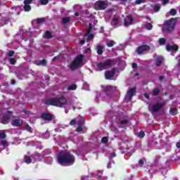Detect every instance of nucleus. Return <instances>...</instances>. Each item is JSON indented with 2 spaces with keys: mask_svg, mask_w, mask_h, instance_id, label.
<instances>
[{
  "mask_svg": "<svg viewBox=\"0 0 180 180\" xmlns=\"http://www.w3.org/2000/svg\"><path fill=\"white\" fill-rule=\"evenodd\" d=\"M77 123V121L75 120H72L70 122V126H74Z\"/></svg>",
  "mask_w": 180,
  "mask_h": 180,
  "instance_id": "obj_48",
  "label": "nucleus"
},
{
  "mask_svg": "<svg viewBox=\"0 0 180 180\" xmlns=\"http://www.w3.org/2000/svg\"><path fill=\"white\" fill-rule=\"evenodd\" d=\"M159 79H160V81H163L164 80V76H160Z\"/></svg>",
  "mask_w": 180,
  "mask_h": 180,
  "instance_id": "obj_59",
  "label": "nucleus"
},
{
  "mask_svg": "<svg viewBox=\"0 0 180 180\" xmlns=\"http://www.w3.org/2000/svg\"><path fill=\"white\" fill-rule=\"evenodd\" d=\"M162 61H164V58H162V56L158 57L155 63L156 67H160L161 64H162Z\"/></svg>",
  "mask_w": 180,
  "mask_h": 180,
  "instance_id": "obj_20",
  "label": "nucleus"
},
{
  "mask_svg": "<svg viewBox=\"0 0 180 180\" xmlns=\"http://www.w3.org/2000/svg\"><path fill=\"white\" fill-rule=\"evenodd\" d=\"M82 63H84V55H77L70 63L69 68L72 71H75V70H78V68H81V67H82Z\"/></svg>",
  "mask_w": 180,
  "mask_h": 180,
  "instance_id": "obj_5",
  "label": "nucleus"
},
{
  "mask_svg": "<svg viewBox=\"0 0 180 180\" xmlns=\"http://www.w3.org/2000/svg\"><path fill=\"white\" fill-rule=\"evenodd\" d=\"M25 130H27V131H29L30 133H32V127L29 124L26 125Z\"/></svg>",
  "mask_w": 180,
  "mask_h": 180,
  "instance_id": "obj_46",
  "label": "nucleus"
},
{
  "mask_svg": "<svg viewBox=\"0 0 180 180\" xmlns=\"http://www.w3.org/2000/svg\"><path fill=\"white\" fill-rule=\"evenodd\" d=\"M25 160V162H26V164H31L32 162V158H30V156H25L24 158Z\"/></svg>",
  "mask_w": 180,
  "mask_h": 180,
  "instance_id": "obj_30",
  "label": "nucleus"
},
{
  "mask_svg": "<svg viewBox=\"0 0 180 180\" xmlns=\"http://www.w3.org/2000/svg\"><path fill=\"white\" fill-rule=\"evenodd\" d=\"M34 22H36L37 25H43L44 22H46V18H39L34 20Z\"/></svg>",
  "mask_w": 180,
  "mask_h": 180,
  "instance_id": "obj_21",
  "label": "nucleus"
},
{
  "mask_svg": "<svg viewBox=\"0 0 180 180\" xmlns=\"http://www.w3.org/2000/svg\"><path fill=\"white\" fill-rule=\"evenodd\" d=\"M41 119L45 121L51 122V120H53V115L47 112H44L41 115Z\"/></svg>",
  "mask_w": 180,
  "mask_h": 180,
  "instance_id": "obj_12",
  "label": "nucleus"
},
{
  "mask_svg": "<svg viewBox=\"0 0 180 180\" xmlns=\"http://www.w3.org/2000/svg\"><path fill=\"white\" fill-rule=\"evenodd\" d=\"M7 55L8 57H13V56H15V52L13 51H9Z\"/></svg>",
  "mask_w": 180,
  "mask_h": 180,
  "instance_id": "obj_45",
  "label": "nucleus"
},
{
  "mask_svg": "<svg viewBox=\"0 0 180 180\" xmlns=\"http://www.w3.org/2000/svg\"><path fill=\"white\" fill-rule=\"evenodd\" d=\"M153 96H157L158 95H160V89L155 88L153 91Z\"/></svg>",
  "mask_w": 180,
  "mask_h": 180,
  "instance_id": "obj_29",
  "label": "nucleus"
},
{
  "mask_svg": "<svg viewBox=\"0 0 180 180\" xmlns=\"http://www.w3.org/2000/svg\"><path fill=\"white\" fill-rule=\"evenodd\" d=\"M111 157H112V158H115V157H116V153L113 152V153L111 154Z\"/></svg>",
  "mask_w": 180,
  "mask_h": 180,
  "instance_id": "obj_56",
  "label": "nucleus"
},
{
  "mask_svg": "<svg viewBox=\"0 0 180 180\" xmlns=\"http://www.w3.org/2000/svg\"><path fill=\"white\" fill-rule=\"evenodd\" d=\"M23 112H25V113L26 115H30V111H29V110H23Z\"/></svg>",
  "mask_w": 180,
  "mask_h": 180,
  "instance_id": "obj_55",
  "label": "nucleus"
},
{
  "mask_svg": "<svg viewBox=\"0 0 180 180\" xmlns=\"http://www.w3.org/2000/svg\"><path fill=\"white\" fill-rule=\"evenodd\" d=\"M36 65L44 67L47 65V60L46 59L39 60L35 62Z\"/></svg>",
  "mask_w": 180,
  "mask_h": 180,
  "instance_id": "obj_18",
  "label": "nucleus"
},
{
  "mask_svg": "<svg viewBox=\"0 0 180 180\" xmlns=\"http://www.w3.org/2000/svg\"><path fill=\"white\" fill-rule=\"evenodd\" d=\"M80 44H81L82 46H84V44H85V40L82 39V40L80 41Z\"/></svg>",
  "mask_w": 180,
  "mask_h": 180,
  "instance_id": "obj_53",
  "label": "nucleus"
},
{
  "mask_svg": "<svg viewBox=\"0 0 180 180\" xmlns=\"http://www.w3.org/2000/svg\"><path fill=\"white\" fill-rule=\"evenodd\" d=\"M57 161L60 165H62V167L72 165V164L75 162V156L71 154V152L63 150L58 153Z\"/></svg>",
  "mask_w": 180,
  "mask_h": 180,
  "instance_id": "obj_1",
  "label": "nucleus"
},
{
  "mask_svg": "<svg viewBox=\"0 0 180 180\" xmlns=\"http://www.w3.org/2000/svg\"><path fill=\"white\" fill-rule=\"evenodd\" d=\"M8 61L11 65H15V64H16V59L15 58H10Z\"/></svg>",
  "mask_w": 180,
  "mask_h": 180,
  "instance_id": "obj_33",
  "label": "nucleus"
},
{
  "mask_svg": "<svg viewBox=\"0 0 180 180\" xmlns=\"http://www.w3.org/2000/svg\"><path fill=\"white\" fill-rule=\"evenodd\" d=\"M41 5H47L49 0H39Z\"/></svg>",
  "mask_w": 180,
  "mask_h": 180,
  "instance_id": "obj_43",
  "label": "nucleus"
},
{
  "mask_svg": "<svg viewBox=\"0 0 180 180\" xmlns=\"http://www.w3.org/2000/svg\"><path fill=\"white\" fill-rule=\"evenodd\" d=\"M135 4H136V5H140L141 4H143V0H136Z\"/></svg>",
  "mask_w": 180,
  "mask_h": 180,
  "instance_id": "obj_50",
  "label": "nucleus"
},
{
  "mask_svg": "<svg viewBox=\"0 0 180 180\" xmlns=\"http://www.w3.org/2000/svg\"><path fill=\"white\" fill-rule=\"evenodd\" d=\"M96 11H105L108 9V1L98 0L94 3Z\"/></svg>",
  "mask_w": 180,
  "mask_h": 180,
  "instance_id": "obj_6",
  "label": "nucleus"
},
{
  "mask_svg": "<svg viewBox=\"0 0 180 180\" xmlns=\"http://www.w3.org/2000/svg\"><path fill=\"white\" fill-rule=\"evenodd\" d=\"M160 10H161V6L156 4L153 6L154 12H160Z\"/></svg>",
  "mask_w": 180,
  "mask_h": 180,
  "instance_id": "obj_28",
  "label": "nucleus"
},
{
  "mask_svg": "<svg viewBox=\"0 0 180 180\" xmlns=\"http://www.w3.org/2000/svg\"><path fill=\"white\" fill-rule=\"evenodd\" d=\"M136 87H134L128 90L127 94L129 95V101H131V99H133V96H134V94H136Z\"/></svg>",
  "mask_w": 180,
  "mask_h": 180,
  "instance_id": "obj_17",
  "label": "nucleus"
},
{
  "mask_svg": "<svg viewBox=\"0 0 180 180\" xmlns=\"http://www.w3.org/2000/svg\"><path fill=\"white\" fill-rule=\"evenodd\" d=\"M143 96H144L146 99H150V96H149L148 94H145L143 95Z\"/></svg>",
  "mask_w": 180,
  "mask_h": 180,
  "instance_id": "obj_52",
  "label": "nucleus"
},
{
  "mask_svg": "<svg viewBox=\"0 0 180 180\" xmlns=\"http://www.w3.org/2000/svg\"><path fill=\"white\" fill-rule=\"evenodd\" d=\"M100 174H101V175H102V172H101Z\"/></svg>",
  "mask_w": 180,
  "mask_h": 180,
  "instance_id": "obj_63",
  "label": "nucleus"
},
{
  "mask_svg": "<svg viewBox=\"0 0 180 180\" xmlns=\"http://www.w3.org/2000/svg\"><path fill=\"white\" fill-rule=\"evenodd\" d=\"M105 46L101 45H96L97 54L98 56H102L103 54V49Z\"/></svg>",
  "mask_w": 180,
  "mask_h": 180,
  "instance_id": "obj_19",
  "label": "nucleus"
},
{
  "mask_svg": "<svg viewBox=\"0 0 180 180\" xmlns=\"http://www.w3.org/2000/svg\"><path fill=\"white\" fill-rule=\"evenodd\" d=\"M15 84H16V81L15 79H12L11 80V84L15 85Z\"/></svg>",
  "mask_w": 180,
  "mask_h": 180,
  "instance_id": "obj_58",
  "label": "nucleus"
},
{
  "mask_svg": "<svg viewBox=\"0 0 180 180\" xmlns=\"http://www.w3.org/2000/svg\"><path fill=\"white\" fill-rule=\"evenodd\" d=\"M139 75H140L139 73H136V74H135V77H139Z\"/></svg>",
  "mask_w": 180,
  "mask_h": 180,
  "instance_id": "obj_61",
  "label": "nucleus"
},
{
  "mask_svg": "<svg viewBox=\"0 0 180 180\" xmlns=\"http://www.w3.org/2000/svg\"><path fill=\"white\" fill-rule=\"evenodd\" d=\"M134 20V19H133V16H131V15H127L124 20V26L127 27L131 25Z\"/></svg>",
  "mask_w": 180,
  "mask_h": 180,
  "instance_id": "obj_11",
  "label": "nucleus"
},
{
  "mask_svg": "<svg viewBox=\"0 0 180 180\" xmlns=\"http://www.w3.org/2000/svg\"><path fill=\"white\" fill-rule=\"evenodd\" d=\"M169 112H170L171 115H173V116H175V115H176V108H170Z\"/></svg>",
  "mask_w": 180,
  "mask_h": 180,
  "instance_id": "obj_35",
  "label": "nucleus"
},
{
  "mask_svg": "<svg viewBox=\"0 0 180 180\" xmlns=\"http://www.w3.org/2000/svg\"><path fill=\"white\" fill-rule=\"evenodd\" d=\"M176 25V18H171L164 22L162 30L165 33H171L175 29Z\"/></svg>",
  "mask_w": 180,
  "mask_h": 180,
  "instance_id": "obj_3",
  "label": "nucleus"
},
{
  "mask_svg": "<svg viewBox=\"0 0 180 180\" xmlns=\"http://www.w3.org/2000/svg\"><path fill=\"white\" fill-rule=\"evenodd\" d=\"M164 108L162 103H157L151 107V105H149L148 110L150 113H157L159 110H161Z\"/></svg>",
  "mask_w": 180,
  "mask_h": 180,
  "instance_id": "obj_8",
  "label": "nucleus"
},
{
  "mask_svg": "<svg viewBox=\"0 0 180 180\" xmlns=\"http://www.w3.org/2000/svg\"><path fill=\"white\" fill-rule=\"evenodd\" d=\"M112 22L115 26H119V20L117 18H113Z\"/></svg>",
  "mask_w": 180,
  "mask_h": 180,
  "instance_id": "obj_44",
  "label": "nucleus"
},
{
  "mask_svg": "<svg viewBox=\"0 0 180 180\" xmlns=\"http://www.w3.org/2000/svg\"><path fill=\"white\" fill-rule=\"evenodd\" d=\"M70 20H71V18L70 17L63 18L62 19V23H63V25H67V23H68V22H70Z\"/></svg>",
  "mask_w": 180,
  "mask_h": 180,
  "instance_id": "obj_23",
  "label": "nucleus"
},
{
  "mask_svg": "<svg viewBox=\"0 0 180 180\" xmlns=\"http://www.w3.org/2000/svg\"><path fill=\"white\" fill-rule=\"evenodd\" d=\"M11 124L14 127H20L23 124V121L20 119H15L11 122Z\"/></svg>",
  "mask_w": 180,
  "mask_h": 180,
  "instance_id": "obj_14",
  "label": "nucleus"
},
{
  "mask_svg": "<svg viewBox=\"0 0 180 180\" xmlns=\"http://www.w3.org/2000/svg\"><path fill=\"white\" fill-rule=\"evenodd\" d=\"M84 130V127H82V125H79V127H77L76 131L77 133H81V131H83Z\"/></svg>",
  "mask_w": 180,
  "mask_h": 180,
  "instance_id": "obj_37",
  "label": "nucleus"
},
{
  "mask_svg": "<svg viewBox=\"0 0 180 180\" xmlns=\"http://www.w3.org/2000/svg\"><path fill=\"white\" fill-rule=\"evenodd\" d=\"M11 122V115H4L2 119H1V123L3 124H8Z\"/></svg>",
  "mask_w": 180,
  "mask_h": 180,
  "instance_id": "obj_16",
  "label": "nucleus"
},
{
  "mask_svg": "<svg viewBox=\"0 0 180 180\" xmlns=\"http://www.w3.org/2000/svg\"><path fill=\"white\" fill-rule=\"evenodd\" d=\"M45 37L46 39H51V32L50 31H46Z\"/></svg>",
  "mask_w": 180,
  "mask_h": 180,
  "instance_id": "obj_34",
  "label": "nucleus"
},
{
  "mask_svg": "<svg viewBox=\"0 0 180 180\" xmlns=\"http://www.w3.org/2000/svg\"><path fill=\"white\" fill-rule=\"evenodd\" d=\"M33 3V0H24V5H30Z\"/></svg>",
  "mask_w": 180,
  "mask_h": 180,
  "instance_id": "obj_42",
  "label": "nucleus"
},
{
  "mask_svg": "<svg viewBox=\"0 0 180 180\" xmlns=\"http://www.w3.org/2000/svg\"><path fill=\"white\" fill-rule=\"evenodd\" d=\"M75 16H79V13L75 12Z\"/></svg>",
  "mask_w": 180,
  "mask_h": 180,
  "instance_id": "obj_60",
  "label": "nucleus"
},
{
  "mask_svg": "<svg viewBox=\"0 0 180 180\" xmlns=\"http://www.w3.org/2000/svg\"><path fill=\"white\" fill-rule=\"evenodd\" d=\"M92 32V23H89V28L86 32V34H84V37L88 36V34H89V33H91Z\"/></svg>",
  "mask_w": 180,
  "mask_h": 180,
  "instance_id": "obj_24",
  "label": "nucleus"
},
{
  "mask_svg": "<svg viewBox=\"0 0 180 180\" xmlns=\"http://www.w3.org/2000/svg\"><path fill=\"white\" fill-rule=\"evenodd\" d=\"M1 146H7V144H8V142L6 141V140H2V141H1Z\"/></svg>",
  "mask_w": 180,
  "mask_h": 180,
  "instance_id": "obj_47",
  "label": "nucleus"
},
{
  "mask_svg": "<svg viewBox=\"0 0 180 180\" xmlns=\"http://www.w3.org/2000/svg\"><path fill=\"white\" fill-rule=\"evenodd\" d=\"M115 61L113 60H107L103 63H97V68L99 69L100 71H103V70H108L109 67L113 65Z\"/></svg>",
  "mask_w": 180,
  "mask_h": 180,
  "instance_id": "obj_7",
  "label": "nucleus"
},
{
  "mask_svg": "<svg viewBox=\"0 0 180 180\" xmlns=\"http://www.w3.org/2000/svg\"><path fill=\"white\" fill-rule=\"evenodd\" d=\"M170 15H172V16H175L176 15V9L175 8H172L170 10Z\"/></svg>",
  "mask_w": 180,
  "mask_h": 180,
  "instance_id": "obj_38",
  "label": "nucleus"
},
{
  "mask_svg": "<svg viewBox=\"0 0 180 180\" xmlns=\"http://www.w3.org/2000/svg\"><path fill=\"white\" fill-rule=\"evenodd\" d=\"M167 41V39H165V38H160L159 39V44H160V46H164V44H165Z\"/></svg>",
  "mask_w": 180,
  "mask_h": 180,
  "instance_id": "obj_32",
  "label": "nucleus"
},
{
  "mask_svg": "<svg viewBox=\"0 0 180 180\" xmlns=\"http://www.w3.org/2000/svg\"><path fill=\"white\" fill-rule=\"evenodd\" d=\"M128 123H129V120L124 119V120H120V124H121L122 126H124L126 124H128Z\"/></svg>",
  "mask_w": 180,
  "mask_h": 180,
  "instance_id": "obj_27",
  "label": "nucleus"
},
{
  "mask_svg": "<svg viewBox=\"0 0 180 180\" xmlns=\"http://www.w3.org/2000/svg\"><path fill=\"white\" fill-rule=\"evenodd\" d=\"M132 68H133L134 70H136V69L137 68V63H132Z\"/></svg>",
  "mask_w": 180,
  "mask_h": 180,
  "instance_id": "obj_51",
  "label": "nucleus"
},
{
  "mask_svg": "<svg viewBox=\"0 0 180 180\" xmlns=\"http://www.w3.org/2000/svg\"><path fill=\"white\" fill-rule=\"evenodd\" d=\"M77 89V84H73L68 87V91H75Z\"/></svg>",
  "mask_w": 180,
  "mask_h": 180,
  "instance_id": "obj_25",
  "label": "nucleus"
},
{
  "mask_svg": "<svg viewBox=\"0 0 180 180\" xmlns=\"http://www.w3.org/2000/svg\"><path fill=\"white\" fill-rule=\"evenodd\" d=\"M146 29H147V30H151L153 29V25H151V23H146Z\"/></svg>",
  "mask_w": 180,
  "mask_h": 180,
  "instance_id": "obj_39",
  "label": "nucleus"
},
{
  "mask_svg": "<svg viewBox=\"0 0 180 180\" xmlns=\"http://www.w3.org/2000/svg\"><path fill=\"white\" fill-rule=\"evenodd\" d=\"M115 74H116V70L112 68L111 70H107L105 72V79H110L115 77Z\"/></svg>",
  "mask_w": 180,
  "mask_h": 180,
  "instance_id": "obj_10",
  "label": "nucleus"
},
{
  "mask_svg": "<svg viewBox=\"0 0 180 180\" xmlns=\"http://www.w3.org/2000/svg\"><path fill=\"white\" fill-rule=\"evenodd\" d=\"M58 56H55V57H53V61H57V60H58Z\"/></svg>",
  "mask_w": 180,
  "mask_h": 180,
  "instance_id": "obj_57",
  "label": "nucleus"
},
{
  "mask_svg": "<svg viewBox=\"0 0 180 180\" xmlns=\"http://www.w3.org/2000/svg\"><path fill=\"white\" fill-rule=\"evenodd\" d=\"M23 9L25 12H30L32 11V6L29 4H24Z\"/></svg>",
  "mask_w": 180,
  "mask_h": 180,
  "instance_id": "obj_22",
  "label": "nucleus"
},
{
  "mask_svg": "<svg viewBox=\"0 0 180 180\" xmlns=\"http://www.w3.org/2000/svg\"><path fill=\"white\" fill-rule=\"evenodd\" d=\"M116 90V86L108 85L103 87V91L105 92H113Z\"/></svg>",
  "mask_w": 180,
  "mask_h": 180,
  "instance_id": "obj_15",
  "label": "nucleus"
},
{
  "mask_svg": "<svg viewBox=\"0 0 180 180\" xmlns=\"http://www.w3.org/2000/svg\"><path fill=\"white\" fill-rule=\"evenodd\" d=\"M150 51V46L148 45H142L140 46H138L136 49V52L138 54H141L144 53V51Z\"/></svg>",
  "mask_w": 180,
  "mask_h": 180,
  "instance_id": "obj_9",
  "label": "nucleus"
},
{
  "mask_svg": "<svg viewBox=\"0 0 180 180\" xmlns=\"http://www.w3.org/2000/svg\"><path fill=\"white\" fill-rule=\"evenodd\" d=\"M169 3V0H163V4L166 5L167 4Z\"/></svg>",
  "mask_w": 180,
  "mask_h": 180,
  "instance_id": "obj_54",
  "label": "nucleus"
},
{
  "mask_svg": "<svg viewBox=\"0 0 180 180\" xmlns=\"http://www.w3.org/2000/svg\"><path fill=\"white\" fill-rule=\"evenodd\" d=\"M144 136H146L144 131H140L139 134L138 135V137H139V139H143V137H144Z\"/></svg>",
  "mask_w": 180,
  "mask_h": 180,
  "instance_id": "obj_40",
  "label": "nucleus"
},
{
  "mask_svg": "<svg viewBox=\"0 0 180 180\" xmlns=\"http://www.w3.org/2000/svg\"><path fill=\"white\" fill-rule=\"evenodd\" d=\"M179 47L178 45H167L166 50L167 51H173V53H176L178 51Z\"/></svg>",
  "mask_w": 180,
  "mask_h": 180,
  "instance_id": "obj_13",
  "label": "nucleus"
},
{
  "mask_svg": "<svg viewBox=\"0 0 180 180\" xmlns=\"http://www.w3.org/2000/svg\"><path fill=\"white\" fill-rule=\"evenodd\" d=\"M0 139L1 140H4V139H6V133H5V131H0Z\"/></svg>",
  "mask_w": 180,
  "mask_h": 180,
  "instance_id": "obj_31",
  "label": "nucleus"
},
{
  "mask_svg": "<svg viewBox=\"0 0 180 180\" xmlns=\"http://www.w3.org/2000/svg\"><path fill=\"white\" fill-rule=\"evenodd\" d=\"M123 2H126L127 1V0H122Z\"/></svg>",
  "mask_w": 180,
  "mask_h": 180,
  "instance_id": "obj_62",
  "label": "nucleus"
},
{
  "mask_svg": "<svg viewBox=\"0 0 180 180\" xmlns=\"http://www.w3.org/2000/svg\"><path fill=\"white\" fill-rule=\"evenodd\" d=\"M47 106H57L61 108L64 105H67V98L62 96L60 98H52L46 99L44 102Z\"/></svg>",
  "mask_w": 180,
  "mask_h": 180,
  "instance_id": "obj_2",
  "label": "nucleus"
},
{
  "mask_svg": "<svg viewBox=\"0 0 180 180\" xmlns=\"http://www.w3.org/2000/svg\"><path fill=\"white\" fill-rule=\"evenodd\" d=\"M113 46H115V41L111 40L107 44L108 47H113Z\"/></svg>",
  "mask_w": 180,
  "mask_h": 180,
  "instance_id": "obj_41",
  "label": "nucleus"
},
{
  "mask_svg": "<svg viewBox=\"0 0 180 180\" xmlns=\"http://www.w3.org/2000/svg\"><path fill=\"white\" fill-rule=\"evenodd\" d=\"M108 141H109V139L106 136H104L101 139V143H103V144H106Z\"/></svg>",
  "mask_w": 180,
  "mask_h": 180,
  "instance_id": "obj_36",
  "label": "nucleus"
},
{
  "mask_svg": "<svg viewBox=\"0 0 180 180\" xmlns=\"http://www.w3.org/2000/svg\"><path fill=\"white\" fill-rule=\"evenodd\" d=\"M87 37V38H86V41H87V43H89V41H91V40H93V39H94V34H91V33H89V34H88L86 36V37Z\"/></svg>",
  "mask_w": 180,
  "mask_h": 180,
  "instance_id": "obj_26",
  "label": "nucleus"
},
{
  "mask_svg": "<svg viewBox=\"0 0 180 180\" xmlns=\"http://www.w3.org/2000/svg\"><path fill=\"white\" fill-rule=\"evenodd\" d=\"M82 63H84V55H77L70 63L69 68L72 71H75V70H78V68H81V67H82Z\"/></svg>",
  "mask_w": 180,
  "mask_h": 180,
  "instance_id": "obj_4",
  "label": "nucleus"
},
{
  "mask_svg": "<svg viewBox=\"0 0 180 180\" xmlns=\"http://www.w3.org/2000/svg\"><path fill=\"white\" fill-rule=\"evenodd\" d=\"M139 164L141 167H143V165H144V161L143 160H139Z\"/></svg>",
  "mask_w": 180,
  "mask_h": 180,
  "instance_id": "obj_49",
  "label": "nucleus"
}]
</instances>
